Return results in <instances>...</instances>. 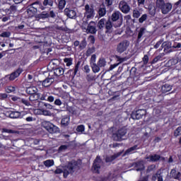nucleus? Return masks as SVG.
<instances>
[{"mask_svg":"<svg viewBox=\"0 0 181 181\" xmlns=\"http://www.w3.org/2000/svg\"><path fill=\"white\" fill-rule=\"evenodd\" d=\"M80 166H78V161L71 160L62 169L57 168L54 171L55 175H60V173L64 174V178L67 179L69 175H73L76 170H78Z\"/></svg>","mask_w":181,"mask_h":181,"instance_id":"nucleus-1","label":"nucleus"},{"mask_svg":"<svg viewBox=\"0 0 181 181\" xmlns=\"http://www.w3.org/2000/svg\"><path fill=\"white\" fill-rule=\"evenodd\" d=\"M109 20L113 23V26L115 28H119L122 25V13L119 11H115L110 16H109Z\"/></svg>","mask_w":181,"mask_h":181,"instance_id":"nucleus-2","label":"nucleus"},{"mask_svg":"<svg viewBox=\"0 0 181 181\" xmlns=\"http://www.w3.org/2000/svg\"><path fill=\"white\" fill-rule=\"evenodd\" d=\"M33 5H37L38 9L41 11H45V9H53L54 6V0H43L42 3L40 1H35Z\"/></svg>","mask_w":181,"mask_h":181,"instance_id":"nucleus-3","label":"nucleus"},{"mask_svg":"<svg viewBox=\"0 0 181 181\" xmlns=\"http://www.w3.org/2000/svg\"><path fill=\"white\" fill-rule=\"evenodd\" d=\"M95 15V12L94 11V8L90 7V5L86 4L85 6L83 22L88 23V21H90V19H94Z\"/></svg>","mask_w":181,"mask_h":181,"instance_id":"nucleus-4","label":"nucleus"},{"mask_svg":"<svg viewBox=\"0 0 181 181\" xmlns=\"http://www.w3.org/2000/svg\"><path fill=\"white\" fill-rule=\"evenodd\" d=\"M41 127L45 128V129L49 132V134H57V132L59 131V127L53 124V123L47 121L42 122Z\"/></svg>","mask_w":181,"mask_h":181,"instance_id":"nucleus-5","label":"nucleus"},{"mask_svg":"<svg viewBox=\"0 0 181 181\" xmlns=\"http://www.w3.org/2000/svg\"><path fill=\"white\" fill-rule=\"evenodd\" d=\"M26 93L28 94L29 98L28 100H30V103H33V101H36V97L37 96V94L39 93V89H37V87L36 86H30L26 88Z\"/></svg>","mask_w":181,"mask_h":181,"instance_id":"nucleus-6","label":"nucleus"},{"mask_svg":"<svg viewBox=\"0 0 181 181\" xmlns=\"http://www.w3.org/2000/svg\"><path fill=\"white\" fill-rule=\"evenodd\" d=\"M37 8H39V6L33 5V4L28 6L26 11L24 13L25 18L29 19V18H33V16H36V13H37Z\"/></svg>","mask_w":181,"mask_h":181,"instance_id":"nucleus-7","label":"nucleus"},{"mask_svg":"<svg viewBox=\"0 0 181 181\" xmlns=\"http://www.w3.org/2000/svg\"><path fill=\"white\" fill-rule=\"evenodd\" d=\"M127 135V129L122 127L118 129L115 133L112 134V138L114 141L117 142H121L122 141V137Z\"/></svg>","mask_w":181,"mask_h":181,"instance_id":"nucleus-8","label":"nucleus"},{"mask_svg":"<svg viewBox=\"0 0 181 181\" xmlns=\"http://www.w3.org/2000/svg\"><path fill=\"white\" fill-rule=\"evenodd\" d=\"M101 157L98 156L93 161L92 170L93 173H100V170L101 169Z\"/></svg>","mask_w":181,"mask_h":181,"instance_id":"nucleus-9","label":"nucleus"},{"mask_svg":"<svg viewBox=\"0 0 181 181\" xmlns=\"http://www.w3.org/2000/svg\"><path fill=\"white\" fill-rule=\"evenodd\" d=\"M52 73L50 72L47 76L44 81H42V86L43 87H50L54 81H56V77L52 75Z\"/></svg>","mask_w":181,"mask_h":181,"instance_id":"nucleus-10","label":"nucleus"},{"mask_svg":"<svg viewBox=\"0 0 181 181\" xmlns=\"http://www.w3.org/2000/svg\"><path fill=\"white\" fill-rule=\"evenodd\" d=\"M129 46V42L128 40H125L122 41L117 45V52L118 53H124L127 49H128V47Z\"/></svg>","mask_w":181,"mask_h":181,"instance_id":"nucleus-11","label":"nucleus"},{"mask_svg":"<svg viewBox=\"0 0 181 181\" xmlns=\"http://www.w3.org/2000/svg\"><path fill=\"white\" fill-rule=\"evenodd\" d=\"M64 15L69 18V19H74L76 16H77V13L76 10L73 9L72 8H66L64 11Z\"/></svg>","mask_w":181,"mask_h":181,"instance_id":"nucleus-12","label":"nucleus"},{"mask_svg":"<svg viewBox=\"0 0 181 181\" xmlns=\"http://www.w3.org/2000/svg\"><path fill=\"white\" fill-rule=\"evenodd\" d=\"M145 112L146 111L144 109L138 110L133 112L131 117L133 119H141V118L145 115Z\"/></svg>","mask_w":181,"mask_h":181,"instance_id":"nucleus-13","label":"nucleus"},{"mask_svg":"<svg viewBox=\"0 0 181 181\" xmlns=\"http://www.w3.org/2000/svg\"><path fill=\"white\" fill-rule=\"evenodd\" d=\"M148 162H158V160H165V157L160 156L159 154L150 155L145 158Z\"/></svg>","mask_w":181,"mask_h":181,"instance_id":"nucleus-14","label":"nucleus"},{"mask_svg":"<svg viewBox=\"0 0 181 181\" xmlns=\"http://www.w3.org/2000/svg\"><path fill=\"white\" fill-rule=\"evenodd\" d=\"M119 8L123 13H128L131 11V7L125 1H120Z\"/></svg>","mask_w":181,"mask_h":181,"instance_id":"nucleus-15","label":"nucleus"},{"mask_svg":"<svg viewBox=\"0 0 181 181\" xmlns=\"http://www.w3.org/2000/svg\"><path fill=\"white\" fill-rule=\"evenodd\" d=\"M64 74V69L62 67H57L54 69V71L52 73V76L55 77V80L59 78L60 76H63Z\"/></svg>","mask_w":181,"mask_h":181,"instance_id":"nucleus-16","label":"nucleus"},{"mask_svg":"<svg viewBox=\"0 0 181 181\" xmlns=\"http://www.w3.org/2000/svg\"><path fill=\"white\" fill-rule=\"evenodd\" d=\"M163 49L164 53L165 54H168V53H170L172 52V46H170V44L168 42H164L162 43L161 47H160V50Z\"/></svg>","mask_w":181,"mask_h":181,"instance_id":"nucleus-17","label":"nucleus"},{"mask_svg":"<svg viewBox=\"0 0 181 181\" xmlns=\"http://www.w3.org/2000/svg\"><path fill=\"white\" fill-rule=\"evenodd\" d=\"M88 33H91L92 35H95L97 33V28H95V22L90 21L87 27Z\"/></svg>","mask_w":181,"mask_h":181,"instance_id":"nucleus-18","label":"nucleus"},{"mask_svg":"<svg viewBox=\"0 0 181 181\" xmlns=\"http://www.w3.org/2000/svg\"><path fill=\"white\" fill-rule=\"evenodd\" d=\"M22 71H23V69L18 68L16 71H15L11 74H10L8 78L10 81H13L15 78H16L17 77H19V76L22 74Z\"/></svg>","mask_w":181,"mask_h":181,"instance_id":"nucleus-19","label":"nucleus"},{"mask_svg":"<svg viewBox=\"0 0 181 181\" xmlns=\"http://www.w3.org/2000/svg\"><path fill=\"white\" fill-rule=\"evenodd\" d=\"M145 32H146V28L141 27L139 32L136 39V43H141L142 42V39H144V35H145Z\"/></svg>","mask_w":181,"mask_h":181,"instance_id":"nucleus-20","label":"nucleus"},{"mask_svg":"<svg viewBox=\"0 0 181 181\" xmlns=\"http://www.w3.org/2000/svg\"><path fill=\"white\" fill-rule=\"evenodd\" d=\"M68 125H70V116L66 115L62 118L61 126L66 128Z\"/></svg>","mask_w":181,"mask_h":181,"instance_id":"nucleus-21","label":"nucleus"},{"mask_svg":"<svg viewBox=\"0 0 181 181\" xmlns=\"http://www.w3.org/2000/svg\"><path fill=\"white\" fill-rule=\"evenodd\" d=\"M160 11L163 15L169 13L170 11H172V4L165 3Z\"/></svg>","mask_w":181,"mask_h":181,"instance_id":"nucleus-22","label":"nucleus"},{"mask_svg":"<svg viewBox=\"0 0 181 181\" xmlns=\"http://www.w3.org/2000/svg\"><path fill=\"white\" fill-rule=\"evenodd\" d=\"M50 95V93H47V92H42V93H38V94H37V96L35 98L36 101H37V100H40L41 101H46L47 100V96Z\"/></svg>","mask_w":181,"mask_h":181,"instance_id":"nucleus-23","label":"nucleus"},{"mask_svg":"<svg viewBox=\"0 0 181 181\" xmlns=\"http://www.w3.org/2000/svg\"><path fill=\"white\" fill-rule=\"evenodd\" d=\"M112 25H114V23H112V21H111L110 20H107L105 24V33H112Z\"/></svg>","mask_w":181,"mask_h":181,"instance_id":"nucleus-24","label":"nucleus"},{"mask_svg":"<svg viewBox=\"0 0 181 181\" xmlns=\"http://www.w3.org/2000/svg\"><path fill=\"white\" fill-rule=\"evenodd\" d=\"M132 166H134V168H136V172H141V170H145V165H144L142 161L134 163Z\"/></svg>","mask_w":181,"mask_h":181,"instance_id":"nucleus-25","label":"nucleus"},{"mask_svg":"<svg viewBox=\"0 0 181 181\" xmlns=\"http://www.w3.org/2000/svg\"><path fill=\"white\" fill-rule=\"evenodd\" d=\"M170 175L173 179H175L176 180H181V173L176 171L175 169L171 170Z\"/></svg>","mask_w":181,"mask_h":181,"instance_id":"nucleus-26","label":"nucleus"},{"mask_svg":"<svg viewBox=\"0 0 181 181\" xmlns=\"http://www.w3.org/2000/svg\"><path fill=\"white\" fill-rule=\"evenodd\" d=\"M119 156H121V153H117L112 156H107L105 158V162L107 163H110V162H113V160H115L117 158H119Z\"/></svg>","mask_w":181,"mask_h":181,"instance_id":"nucleus-27","label":"nucleus"},{"mask_svg":"<svg viewBox=\"0 0 181 181\" xmlns=\"http://www.w3.org/2000/svg\"><path fill=\"white\" fill-rule=\"evenodd\" d=\"M8 117L10 118L16 119V118H21V114L18 111H9L8 112Z\"/></svg>","mask_w":181,"mask_h":181,"instance_id":"nucleus-28","label":"nucleus"},{"mask_svg":"<svg viewBox=\"0 0 181 181\" xmlns=\"http://www.w3.org/2000/svg\"><path fill=\"white\" fill-rule=\"evenodd\" d=\"M172 90V86L169 83H164L161 86V91L163 94H166V93H169Z\"/></svg>","mask_w":181,"mask_h":181,"instance_id":"nucleus-29","label":"nucleus"},{"mask_svg":"<svg viewBox=\"0 0 181 181\" xmlns=\"http://www.w3.org/2000/svg\"><path fill=\"white\" fill-rule=\"evenodd\" d=\"M80 64H81V61H78L77 63L75 64L74 68L69 70L70 73H71L72 71L73 76H76L78 72V69H80Z\"/></svg>","mask_w":181,"mask_h":181,"instance_id":"nucleus-30","label":"nucleus"},{"mask_svg":"<svg viewBox=\"0 0 181 181\" xmlns=\"http://www.w3.org/2000/svg\"><path fill=\"white\" fill-rule=\"evenodd\" d=\"M163 56H165V54L160 53L158 56L155 57L151 61V64H155L158 63V62H162V60H163Z\"/></svg>","mask_w":181,"mask_h":181,"instance_id":"nucleus-31","label":"nucleus"},{"mask_svg":"<svg viewBox=\"0 0 181 181\" xmlns=\"http://www.w3.org/2000/svg\"><path fill=\"white\" fill-rule=\"evenodd\" d=\"M156 6H153V4L148 5V14L151 16H155L156 15Z\"/></svg>","mask_w":181,"mask_h":181,"instance_id":"nucleus-32","label":"nucleus"},{"mask_svg":"<svg viewBox=\"0 0 181 181\" xmlns=\"http://www.w3.org/2000/svg\"><path fill=\"white\" fill-rule=\"evenodd\" d=\"M35 19H49V13L43 11L35 16Z\"/></svg>","mask_w":181,"mask_h":181,"instance_id":"nucleus-33","label":"nucleus"},{"mask_svg":"<svg viewBox=\"0 0 181 181\" xmlns=\"http://www.w3.org/2000/svg\"><path fill=\"white\" fill-rule=\"evenodd\" d=\"M98 13L100 18H103V16H105V15L107 14V8H105V5H103V7L99 8Z\"/></svg>","mask_w":181,"mask_h":181,"instance_id":"nucleus-34","label":"nucleus"},{"mask_svg":"<svg viewBox=\"0 0 181 181\" xmlns=\"http://www.w3.org/2000/svg\"><path fill=\"white\" fill-rule=\"evenodd\" d=\"M165 0H156V8L157 9L161 10L165 6Z\"/></svg>","mask_w":181,"mask_h":181,"instance_id":"nucleus-35","label":"nucleus"},{"mask_svg":"<svg viewBox=\"0 0 181 181\" xmlns=\"http://www.w3.org/2000/svg\"><path fill=\"white\" fill-rule=\"evenodd\" d=\"M106 22L107 20L105 18L100 19L97 24L98 29L101 30V29H103L105 26Z\"/></svg>","mask_w":181,"mask_h":181,"instance_id":"nucleus-36","label":"nucleus"},{"mask_svg":"<svg viewBox=\"0 0 181 181\" xmlns=\"http://www.w3.org/2000/svg\"><path fill=\"white\" fill-rule=\"evenodd\" d=\"M66 0H58V9L59 11H63L66 6Z\"/></svg>","mask_w":181,"mask_h":181,"instance_id":"nucleus-37","label":"nucleus"},{"mask_svg":"<svg viewBox=\"0 0 181 181\" xmlns=\"http://www.w3.org/2000/svg\"><path fill=\"white\" fill-rule=\"evenodd\" d=\"M136 149H138V145H134V146L129 148L128 149H127L124 152V155H128V154L131 153L132 152H134V151H136Z\"/></svg>","mask_w":181,"mask_h":181,"instance_id":"nucleus-38","label":"nucleus"},{"mask_svg":"<svg viewBox=\"0 0 181 181\" xmlns=\"http://www.w3.org/2000/svg\"><path fill=\"white\" fill-rule=\"evenodd\" d=\"M156 170V165L151 164L147 167L146 173H151V172H155Z\"/></svg>","mask_w":181,"mask_h":181,"instance_id":"nucleus-39","label":"nucleus"},{"mask_svg":"<svg viewBox=\"0 0 181 181\" xmlns=\"http://www.w3.org/2000/svg\"><path fill=\"white\" fill-rule=\"evenodd\" d=\"M44 165L46 168H52L54 165V160H46L44 161Z\"/></svg>","mask_w":181,"mask_h":181,"instance_id":"nucleus-40","label":"nucleus"},{"mask_svg":"<svg viewBox=\"0 0 181 181\" xmlns=\"http://www.w3.org/2000/svg\"><path fill=\"white\" fill-rule=\"evenodd\" d=\"M6 93H15L16 91V87L8 86L6 88Z\"/></svg>","mask_w":181,"mask_h":181,"instance_id":"nucleus-41","label":"nucleus"},{"mask_svg":"<svg viewBox=\"0 0 181 181\" xmlns=\"http://www.w3.org/2000/svg\"><path fill=\"white\" fill-rule=\"evenodd\" d=\"M100 66H98V64H92L91 68L93 73H98L100 71Z\"/></svg>","mask_w":181,"mask_h":181,"instance_id":"nucleus-42","label":"nucleus"},{"mask_svg":"<svg viewBox=\"0 0 181 181\" xmlns=\"http://www.w3.org/2000/svg\"><path fill=\"white\" fill-rule=\"evenodd\" d=\"M106 64H107V61H105V59H104V58L99 59V60L98 62V66H100V67H105Z\"/></svg>","mask_w":181,"mask_h":181,"instance_id":"nucleus-43","label":"nucleus"},{"mask_svg":"<svg viewBox=\"0 0 181 181\" xmlns=\"http://www.w3.org/2000/svg\"><path fill=\"white\" fill-rule=\"evenodd\" d=\"M64 62L66 64V66H67V67H70V66L73 64V58H65L64 59Z\"/></svg>","mask_w":181,"mask_h":181,"instance_id":"nucleus-44","label":"nucleus"},{"mask_svg":"<svg viewBox=\"0 0 181 181\" xmlns=\"http://www.w3.org/2000/svg\"><path fill=\"white\" fill-rule=\"evenodd\" d=\"M86 47L87 41L86 40V38H84L79 44V49H81V50H83V49H86Z\"/></svg>","mask_w":181,"mask_h":181,"instance_id":"nucleus-45","label":"nucleus"},{"mask_svg":"<svg viewBox=\"0 0 181 181\" xmlns=\"http://www.w3.org/2000/svg\"><path fill=\"white\" fill-rule=\"evenodd\" d=\"M95 52V48L94 47H90L87 49L86 52V56H91V54H93V53H94Z\"/></svg>","mask_w":181,"mask_h":181,"instance_id":"nucleus-46","label":"nucleus"},{"mask_svg":"<svg viewBox=\"0 0 181 181\" xmlns=\"http://www.w3.org/2000/svg\"><path fill=\"white\" fill-rule=\"evenodd\" d=\"M21 103L22 104H23L24 105H25L26 107H29V106L32 105V104H30V100L25 99V98H21Z\"/></svg>","mask_w":181,"mask_h":181,"instance_id":"nucleus-47","label":"nucleus"},{"mask_svg":"<svg viewBox=\"0 0 181 181\" xmlns=\"http://www.w3.org/2000/svg\"><path fill=\"white\" fill-rule=\"evenodd\" d=\"M51 18L52 19H56V18H57L56 12H54V11L53 10L49 11V12L48 13V18Z\"/></svg>","mask_w":181,"mask_h":181,"instance_id":"nucleus-48","label":"nucleus"},{"mask_svg":"<svg viewBox=\"0 0 181 181\" xmlns=\"http://www.w3.org/2000/svg\"><path fill=\"white\" fill-rule=\"evenodd\" d=\"M181 135V127H178L175 131H174V136L175 138H177V136H180Z\"/></svg>","mask_w":181,"mask_h":181,"instance_id":"nucleus-49","label":"nucleus"},{"mask_svg":"<svg viewBox=\"0 0 181 181\" xmlns=\"http://www.w3.org/2000/svg\"><path fill=\"white\" fill-rule=\"evenodd\" d=\"M4 11H5V12H11V13L16 12V6H11L8 9L6 8Z\"/></svg>","mask_w":181,"mask_h":181,"instance_id":"nucleus-50","label":"nucleus"},{"mask_svg":"<svg viewBox=\"0 0 181 181\" xmlns=\"http://www.w3.org/2000/svg\"><path fill=\"white\" fill-rule=\"evenodd\" d=\"M113 2L114 0H105V5L107 6V8H110L112 6Z\"/></svg>","mask_w":181,"mask_h":181,"instance_id":"nucleus-51","label":"nucleus"},{"mask_svg":"<svg viewBox=\"0 0 181 181\" xmlns=\"http://www.w3.org/2000/svg\"><path fill=\"white\" fill-rule=\"evenodd\" d=\"M147 18H148V15L143 14L141 17L139 19V23H144V22H145V21H146Z\"/></svg>","mask_w":181,"mask_h":181,"instance_id":"nucleus-52","label":"nucleus"},{"mask_svg":"<svg viewBox=\"0 0 181 181\" xmlns=\"http://www.w3.org/2000/svg\"><path fill=\"white\" fill-rule=\"evenodd\" d=\"M85 129L86 127L83 124L78 125L76 128L77 132H84Z\"/></svg>","mask_w":181,"mask_h":181,"instance_id":"nucleus-53","label":"nucleus"},{"mask_svg":"<svg viewBox=\"0 0 181 181\" xmlns=\"http://www.w3.org/2000/svg\"><path fill=\"white\" fill-rule=\"evenodd\" d=\"M141 16V12L139 10H134L133 11V18H138Z\"/></svg>","mask_w":181,"mask_h":181,"instance_id":"nucleus-54","label":"nucleus"},{"mask_svg":"<svg viewBox=\"0 0 181 181\" xmlns=\"http://www.w3.org/2000/svg\"><path fill=\"white\" fill-rule=\"evenodd\" d=\"M68 148H69V146L67 145H61L58 148V151L63 152V151H66Z\"/></svg>","mask_w":181,"mask_h":181,"instance_id":"nucleus-55","label":"nucleus"},{"mask_svg":"<svg viewBox=\"0 0 181 181\" xmlns=\"http://www.w3.org/2000/svg\"><path fill=\"white\" fill-rule=\"evenodd\" d=\"M142 61L144 64H146L147 63H149V57L148 56V54H146L144 56V57L142 58Z\"/></svg>","mask_w":181,"mask_h":181,"instance_id":"nucleus-56","label":"nucleus"},{"mask_svg":"<svg viewBox=\"0 0 181 181\" xmlns=\"http://www.w3.org/2000/svg\"><path fill=\"white\" fill-rule=\"evenodd\" d=\"M160 170H157L156 173H155L153 176H152V180L155 181L156 180V179L158 177V176H160Z\"/></svg>","mask_w":181,"mask_h":181,"instance_id":"nucleus-57","label":"nucleus"},{"mask_svg":"<svg viewBox=\"0 0 181 181\" xmlns=\"http://www.w3.org/2000/svg\"><path fill=\"white\" fill-rule=\"evenodd\" d=\"M3 132H6V134H16V131L11 129H3Z\"/></svg>","mask_w":181,"mask_h":181,"instance_id":"nucleus-58","label":"nucleus"},{"mask_svg":"<svg viewBox=\"0 0 181 181\" xmlns=\"http://www.w3.org/2000/svg\"><path fill=\"white\" fill-rule=\"evenodd\" d=\"M97 59V56L94 54L90 57V64H95V60Z\"/></svg>","mask_w":181,"mask_h":181,"instance_id":"nucleus-59","label":"nucleus"},{"mask_svg":"<svg viewBox=\"0 0 181 181\" xmlns=\"http://www.w3.org/2000/svg\"><path fill=\"white\" fill-rule=\"evenodd\" d=\"M163 43V40H160L156 42V44L154 45V49H158V47Z\"/></svg>","mask_w":181,"mask_h":181,"instance_id":"nucleus-60","label":"nucleus"},{"mask_svg":"<svg viewBox=\"0 0 181 181\" xmlns=\"http://www.w3.org/2000/svg\"><path fill=\"white\" fill-rule=\"evenodd\" d=\"M83 71L84 73L88 74V73L90 71V66L88 65H85L83 67Z\"/></svg>","mask_w":181,"mask_h":181,"instance_id":"nucleus-61","label":"nucleus"},{"mask_svg":"<svg viewBox=\"0 0 181 181\" xmlns=\"http://www.w3.org/2000/svg\"><path fill=\"white\" fill-rule=\"evenodd\" d=\"M46 101H49V103H53V101H54V97L48 95L47 97V100Z\"/></svg>","mask_w":181,"mask_h":181,"instance_id":"nucleus-62","label":"nucleus"},{"mask_svg":"<svg viewBox=\"0 0 181 181\" xmlns=\"http://www.w3.org/2000/svg\"><path fill=\"white\" fill-rule=\"evenodd\" d=\"M8 98V94L6 93H0V100H6Z\"/></svg>","mask_w":181,"mask_h":181,"instance_id":"nucleus-63","label":"nucleus"},{"mask_svg":"<svg viewBox=\"0 0 181 181\" xmlns=\"http://www.w3.org/2000/svg\"><path fill=\"white\" fill-rule=\"evenodd\" d=\"M149 180V176L146 175L141 177L139 181H148Z\"/></svg>","mask_w":181,"mask_h":181,"instance_id":"nucleus-64","label":"nucleus"}]
</instances>
